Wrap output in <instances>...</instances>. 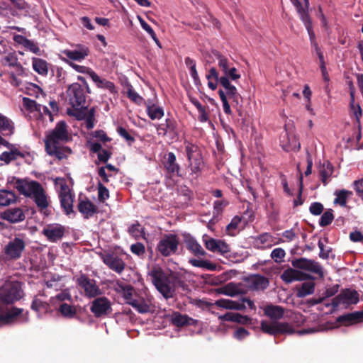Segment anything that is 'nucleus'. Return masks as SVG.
Returning a JSON list of instances; mask_svg holds the SVG:
<instances>
[{
    "label": "nucleus",
    "mask_w": 363,
    "mask_h": 363,
    "mask_svg": "<svg viewBox=\"0 0 363 363\" xmlns=\"http://www.w3.org/2000/svg\"><path fill=\"white\" fill-rule=\"evenodd\" d=\"M65 227L58 223L48 225L43 230V234L52 242H56L61 240L65 235Z\"/></svg>",
    "instance_id": "nucleus-21"
},
{
    "label": "nucleus",
    "mask_w": 363,
    "mask_h": 363,
    "mask_svg": "<svg viewBox=\"0 0 363 363\" xmlns=\"http://www.w3.org/2000/svg\"><path fill=\"white\" fill-rule=\"evenodd\" d=\"M90 311L96 318L108 316L112 312L111 303L105 296H96L91 303Z\"/></svg>",
    "instance_id": "nucleus-13"
},
{
    "label": "nucleus",
    "mask_w": 363,
    "mask_h": 363,
    "mask_svg": "<svg viewBox=\"0 0 363 363\" xmlns=\"http://www.w3.org/2000/svg\"><path fill=\"white\" fill-rule=\"evenodd\" d=\"M0 218L10 223H17L25 220L26 216L21 208H10L0 213Z\"/></svg>",
    "instance_id": "nucleus-22"
},
{
    "label": "nucleus",
    "mask_w": 363,
    "mask_h": 363,
    "mask_svg": "<svg viewBox=\"0 0 363 363\" xmlns=\"http://www.w3.org/2000/svg\"><path fill=\"white\" fill-rule=\"evenodd\" d=\"M48 306V304L39 299L37 296H35L31 303L30 308L35 311L40 312L42 310H46Z\"/></svg>",
    "instance_id": "nucleus-50"
},
{
    "label": "nucleus",
    "mask_w": 363,
    "mask_h": 363,
    "mask_svg": "<svg viewBox=\"0 0 363 363\" xmlns=\"http://www.w3.org/2000/svg\"><path fill=\"white\" fill-rule=\"evenodd\" d=\"M23 308L13 306L4 315H0V321L9 324L16 322L19 318L21 322L26 323L29 320L28 311H26L24 314H23Z\"/></svg>",
    "instance_id": "nucleus-20"
},
{
    "label": "nucleus",
    "mask_w": 363,
    "mask_h": 363,
    "mask_svg": "<svg viewBox=\"0 0 363 363\" xmlns=\"http://www.w3.org/2000/svg\"><path fill=\"white\" fill-rule=\"evenodd\" d=\"M16 200L17 196L14 192L5 189L0 190V206H9L11 203H16Z\"/></svg>",
    "instance_id": "nucleus-39"
},
{
    "label": "nucleus",
    "mask_w": 363,
    "mask_h": 363,
    "mask_svg": "<svg viewBox=\"0 0 363 363\" xmlns=\"http://www.w3.org/2000/svg\"><path fill=\"white\" fill-rule=\"evenodd\" d=\"M13 179L16 180L15 188L18 192L27 198L33 199L38 208L43 210L49 206L48 196L40 182L16 177Z\"/></svg>",
    "instance_id": "nucleus-3"
},
{
    "label": "nucleus",
    "mask_w": 363,
    "mask_h": 363,
    "mask_svg": "<svg viewBox=\"0 0 363 363\" xmlns=\"http://www.w3.org/2000/svg\"><path fill=\"white\" fill-rule=\"evenodd\" d=\"M334 172L333 166L328 161L324 162L319 167V175L321 182L324 186H326L329 182L330 178Z\"/></svg>",
    "instance_id": "nucleus-31"
},
{
    "label": "nucleus",
    "mask_w": 363,
    "mask_h": 363,
    "mask_svg": "<svg viewBox=\"0 0 363 363\" xmlns=\"http://www.w3.org/2000/svg\"><path fill=\"white\" fill-rule=\"evenodd\" d=\"M148 274L157 290L165 299L174 297L176 286L184 290L187 288V284L176 274L172 272L166 273L160 267H153Z\"/></svg>",
    "instance_id": "nucleus-2"
},
{
    "label": "nucleus",
    "mask_w": 363,
    "mask_h": 363,
    "mask_svg": "<svg viewBox=\"0 0 363 363\" xmlns=\"http://www.w3.org/2000/svg\"><path fill=\"white\" fill-rule=\"evenodd\" d=\"M247 287L252 291H264L269 285V280L266 277L255 274L244 279Z\"/></svg>",
    "instance_id": "nucleus-19"
},
{
    "label": "nucleus",
    "mask_w": 363,
    "mask_h": 363,
    "mask_svg": "<svg viewBox=\"0 0 363 363\" xmlns=\"http://www.w3.org/2000/svg\"><path fill=\"white\" fill-rule=\"evenodd\" d=\"M240 222L241 218L239 216H235L234 218H233L230 223L226 227V230L228 232L229 235H233V231L238 228V225L240 224Z\"/></svg>",
    "instance_id": "nucleus-59"
},
{
    "label": "nucleus",
    "mask_w": 363,
    "mask_h": 363,
    "mask_svg": "<svg viewBox=\"0 0 363 363\" xmlns=\"http://www.w3.org/2000/svg\"><path fill=\"white\" fill-rule=\"evenodd\" d=\"M164 125V128L169 133H174L177 128V122L172 118H167L165 123H161Z\"/></svg>",
    "instance_id": "nucleus-58"
},
{
    "label": "nucleus",
    "mask_w": 363,
    "mask_h": 363,
    "mask_svg": "<svg viewBox=\"0 0 363 363\" xmlns=\"http://www.w3.org/2000/svg\"><path fill=\"white\" fill-rule=\"evenodd\" d=\"M128 89H127V96L128 98L132 101L133 102L140 104L142 101H143V99L142 96H140L134 89L131 84H128L127 85Z\"/></svg>",
    "instance_id": "nucleus-47"
},
{
    "label": "nucleus",
    "mask_w": 363,
    "mask_h": 363,
    "mask_svg": "<svg viewBox=\"0 0 363 363\" xmlns=\"http://www.w3.org/2000/svg\"><path fill=\"white\" fill-rule=\"evenodd\" d=\"M281 279L286 284H291L294 281L314 280L315 277L310 274L303 272L296 268H288L285 269L280 276Z\"/></svg>",
    "instance_id": "nucleus-17"
},
{
    "label": "nucleus",
    "mask_w": 363,
    "mask_h": 363,
    "mask_svg": "<svg viewBox=\"0 0 363 363\" xmlns=\"http://www.w3.org/2000/svg\"><path fill=\"white\" fill-rule=\"evenodd\" d=\"M117 133L118 135L123 138L128 143L129 145H131L132 143L135 142V138L132 136L130 133L123 127L118 126L117 128Z\"/></svg>",
    "instance_id": "nucleus-53"
},
{
    "label": "nucleus",
    "mask_w": 363,
    "mask_h": 363,
    "mask_svg": "<svg viewBox=\"0 0 363 363\" xmlns=\"http://www.w3.org/2000/svg\"><path fill=\"white\" fill-rule=\"evenodd\" d=\"M189 263L191 264L194 267L206 269H208L211 271H214L217 268V266L216 264L212 263L208 260L190 259L189 260Z\"/></svg>",
    "instance_id": "nucleus-43"
},
{
    "label": "nucleus",
    "mask_w": 363,
    "mask_h": 363,
    "mask_svg": "<svg viewBox=\"0 0 363 363\" xmlns=\"http://www.w3.org/2000/svg\"><path fill=\"white\" fill-rule=\"evenodd\" d=\"M32 65L33 69L40 75L46 76L48 73L49 64L43 59L33 57Z\"/></svg>",
    "instance_id": "nucleus-37"
},
{
    "label": "nucleus",
    "mask_w": 363,
    "mask_h": 363,
    "mask_svg": "<svg viewBox=\"0 0 363 363\" xmlns=\"http://www.w3.org/2000/svg\"><path fill=\"white\" fill-rule=\"evenodd\" d=\"M184 144L189 162L188 168L190 170V174L194 178L196 179L201 174L202 169L204 166L201 150L196 145L187 140H185Z\"/></svg>",
    "instance_id": "nucleus-5"
},
{
    "label": "nucleus",
    "mask_w": 363,
    "mask_h": 363,
    "mask_svg": "<svg viewBox=\"0 0 363 363\" xmlns=\"http://www.w3.org/2000/svg\"><path fill=\"white\" fill-rule=\"evenodd\" d=\"M296 8L301 21L303 23L311 43L315 40V35L313 30L312 22L308 14L309 0H290Z\"/></svg>",
    "instance_id": "nucleus-8"
},
{
    "label": "nucleus",
    "mask_w": 363,
    "mask_h": 363,
    "mask_svg": "<svg viewBox=\"0 0 363 363\" xmlns=\"http://www.w3.org/2000/svg\"><path fill=\"white\" fill-rule=\"evenodd\" d=\"M315 291V283L313 281L303 282L300 287H297L296 296L303 298L313 294Z\"/></svg>",
    "instance_id": "nucleus-40"
},
{
    "label": "nucleus",
    "mask_w": 363,
    "mask_h": 363,
    "mask_svg": "<svg viewBox=\"0 0 363 363\" xmlns=\"http://www.w3.org/2000/svg\"><path fill=\"white\" fill-rule=\"evenodd\" d=\"M147 113L152 120L160 119L164 116L163 108L156 104L147 105Z\"/></svg>",
    "instance_id": "nucleus-44"
},
{
    "label": "nucleus",
    "mask_w": 363,
    "mask_h": 363,
    "mask_svg": "<svg viewBox=\"0 0 363 363\" xmlns=\"http://www.w3.org/2000/svg\"><path fill=\"white\" fill-rule=\"evenodd\" d=\"M233 322L243 325H250L252 323V318L240 313H235Z\"/></svg>",
    "instance_id": "nucleus-62"
},
{
    "label": "nucleus",
    "mask_w": 363,
    "mask_h": 363,
    "mask_svg": "<svg viewBox=\"0 0 363 363\" xmlns=\"http://www.w3.org/2000/svg\"><path fill=\"white\" fill-rule=\"evenodd\" d=\"M128 304L140 313H146L150 311V305L142 297L135 298L131 302H128Z\"/></svg>",
    "instance_id": "nucleus-41"
},
{
    "label": "nucleus",
    "mask_w": 363,
    "mask_h": 363,
    "mask_svg": "<svg viewBox=\"0 0 363 363\" xmlns=\"http://www.w3.org/2000/svg\"><path fill=\"white\" fill-rule=\"evenodd\" d=\"M215 56L216 57V59L218 60V66L219 68V71L221 72L220 77H226L228 73V70L230 69L232 63H230V60L225 57L224 55H221L218 52H217L215 54Z\"/></svg>",
    "instance_id": "nucleus-36"
},
{
    "label": "nucleus",
    "mask_w": 363,
    "mask_h": 363,
    "mask_svg": "<svg viewBox=\"0 0 363 363\" xmlns=\"http://www.w3.org/2000/svg\"><path fill=\"white\" fill-rule=\"evenodd\" d=\"M359 301V294L355 290L346 289L341 291L340 294L335 296L333 300L331 305L334 307H338L340 304H356Z\"/></svg>",
    "instance_id": "nucleus-18"
},
{
    "label": "nucleus",
    "mask_w": 363,
    "mask_h": 363,
    "mask_svg": "<svg viewBox=\"0 0 363 363\" xmlns=\"http://www.w3.org/2000/svg\"><path fill=\"white\" fill-rule=\"evenodd\" d=\"M184 242L186 248L194 256L197 257H204L206 255V251L197 240L191 235L186 234L184 236Z\"/></svg>",
    "instance_id": "nucleus-24"
},
{
    "label": "nucleus",
    "mask_w": 363,
    "mask_h": 363,
    "mask_svg": "<svg viewBox=\"0 0 363 363\" xmlns=\"http://www.w3.org/2000/svg\"><path fill=\"white\" fill-rule=\"evenodd\" d=\"M260 328L263 333L274 336L278 334H293L295 333V330L288 323L278 321L269 323L267 320H262Z\"/></svg>",
    "instance_id": "nucleus-10"
},
{
    "label": "nucleus",
    "mask_w": 363,
    "mask_h": 363,
    "mask_svg": "<svg viewBox=\"0 0 363 363\" xmlns=\"http://www.w3.org/2000/svg\"><path fill=\"white\" fill-rule=\"evenodd\" d=\"M26 246V241L23 238L15 237L4 246V252L9 260H17L22 257Z\"/></svg>",
    "instance_id": "nucleus-11"
},
{
    "label": "nucleus",
    "mask_w": 363,
    "mask_h": 363,
    "mask_svg": "<svg viewBox=\"0 0 363 363\" xmlns=\"http://www.w3.org/2000/svg\"><path fill=\"white\" fill-rule=\"evenodd\" d=\"M196 320L186 314H182L176 312L172 315V323L177 327H183L186 325H194Z\"/></svg>",
    "instance_id": "nucleus-29"
},
{
    "label": "nucleus",
    "mask_w": 363,
    "mask_h": 363,
    "mask_svg": "<svg viewBox=\"0 0 363 363\" xmlns=\"http://www.w3.org/2000/svg\"><path fill=\"white\" fill-rule=\"evenodd\" d=\"M14 123L0 113V133L4 136H11L14 133Z\"/></svg>",
    "instance_id": "nucleus-30"
},
{
    "label": "nucleus",
    "mask_w": 363,
    "mask_h": 363,
    "mask_svg": "<svg viewBox=\"0 0 363 363\" xmlns=\"http://www.w3.org/2000/svg\"><path fill=\"white\" fill-rule=\"evenodd\" d=\"M22 283L18 281L6 282L0 288V299L2 303L12 304L23 296Z\"/></svg>",
    "instance_id": "nucleus-6"
},
{
    "label": "nucleus",
    "mask_w": 363,
    "mask_h": 363,
    "mask_svg": "<svg viewBox=\"0 0 363 363\" xmlns=\"http://www.w3.org/2000/svg\"><path fill=\"white\" fill-rule=\"evenodd\" d=\"M352 191L347 190H341L337 193V197L335 199L334 203H338L342 206H345L347 198L348 195H352Z\"/></svg>",
    "instance_id": "nucleus-52"
},
{
    "label": "nucleus",
    "mask_w": 363,
    "mask_h": 363,
    "mask_svg": "<svg viewBox=\"0 0 363 363\" xmlns=\"http://www.w3.org/2000/svg\"><path fill=\"white\" fill-rule=\"evenodd\" d=\"M179 196L184 197V201L185 203L191 201L193 199V191L188 188L186 186H182L179 191Z\"/></svg>",
    "instance_id": "nucleus-56"
},
{
    "label": "nucleus",
    "mask_w": 363,
    "mask_h": 363,
    "mask_svg": "<svg viewBox=\"0 0 363 363\" xmlns=\"http://www.w3.org/2000/svg\"><path fill=\"white\" fill-rule=\"evenodd\" d=\"M118 288L116 290L123 294V298L126 300V303L131 302L133 298V287L131 285H125L121 281L117 282Z\"/></svg>",
    "instance_id": "nucleus-38"
},
{
    "label": "nucleus",
    "mask_w": 363,
    "mask_h": 363,
    "mask_svg": "<svg viewBox=\"0 0 363 363\" xmlns=\"http://www.w3.org/2000/svg\"><path fill=\"white\" fill-rule=\"evenodd\" d=\"M220 99L223 103V111L225 113L230 115L232 113L230 106L228 103V99L225 94L223 93V90L220 89L218 91Z\"/></svg>",
    "instance_id": "nucleus-55"
},
{
    "label": "nucleus",
    "mask_w": 363,
    "mask_h": 363,
    "mask_svg": "<svg viewBox=\"0 0 363 363\" xmlns=\"http://www.w3.org/2000/svg\"><path fill=\"white\" fill-rule=\"evenodd\" d=\"M91 79L96 84L97 87L108 89L111 94L117 93V90L113 82L104 79H101L96 72L93 74Z\"/></svg>",
    "instance_id": "nucleus-35"
},
{
    "label": "nucleus",
    "mask_w": 363,
    "mask_h": 363,
    "mask_svg": "<svg viewBox=\"0 0 363 363\" xmlns=\"http://www.w3.org/2000/svg\"><path fill=\"white\" fill-rule=\"evenodd\" d=\"M79 50H65L62 53L69 60L82 61L89 54V50L84 45H78Z\"/></svg>",
    "instance_id": "nucleus-27"
},
{
    "label": "nucleus",
    "mask_w": 363,
    "mask_h": 363,
    "mask_svg": "<svg viewBox=\"0 0 363 363\" xmlns=\"http://www.w3.org/2000/svg\"><path fill=\"white\" fill-rule=\"evenodd\" d=\"M65 121L57 123L54 129L47 134L45 139V149L48 155L54 156L59 160L66 159L72 153V150L62 144L71 140Z\"/></svg>",
    "instance_id": "nucleus-1"
},
{
    "label": "nucleus",
    "mask_w": 363,
    "mask_h": 363,
    "mask_svg": "<svg viewBox=\"0 0 363 363\" xmlns=\"http://www.w3.org/2000/svg\"><path fill=\"white\" fill-rule=\"evenodd\" d=\"M217 291L219 294L231 297L245 294L244 290L241 288V284L234 282H229L218 289Z\"/></svg>",
    "instance_id": "nucleus-28"
},
{
    "label": "nucleus",
    "mask_w": 363,
    "mask_h": 363,
    "mask_svg": "<svg viewBox=\"0 0 363 363\" xmlns=\"http://www.w3.org/2000/svg\"><path fill=\"white\" fill-rule=\"evenodd\" d=\"M362 321H363V311L346 313L336 318L337 323L345 326H349Z\"/></svg>",
    "instance_id": "nucleus-25"
},
{
    "label": "nucleus",
    "mask_w": 363,
    "mask_h": 363,
    "mask_svg": "<svg viewBox=\"0 0 363 363\" xmlns=\"http://www.w3.org/2000/svg\"><path fill=\"white\" fill-rule=\"evenodd\" d=\"M23 107L30 112L41 111V105L38 104L35 101L32 100L27 97L23 98Z\"/></svg>",
    "instance_id": "nucleus-46"
},
{
    "label": "nucleus",
    "mask_w": 363,
    "mask_h": 363,
    "mask_svg": "<svg viewBox=\"0 0 363 363\" xmlns=\"http://www.w3.org/2000/svg\"><path fill=\"white\" fill-rule=\"evenodd\" d=\"M66 62L70 67H72L73 69H74L77 72H78L79 73L86 74L91 78L92 77L93 74L95 73V72L89 67L77 65L74 62H70L69 60H66Z\"/></svg>",
    "instance_id": "nucleus-49"
},
{
    "label": "nucleus",
    "mask_w": 363,
    "mask_h": 363,
    "mask_svg": "<svg viewBox=\"0 0 363 363\" xmlns=\"http://www.w3.org/2000/svg\"><path fill=\"white\" fill-rule=\"evenodd\" d=\"M57 312L67 319L74 318L77 314V309L75 306L67 303H61L57 308Z\"/></svg>",
    "instance_id": "nucleus-33"
},
{
    "label": "nucleus",
    "mask_w": 363,
    "mask_h": 363,
    "mask_svg": "<svg viewBox=\"0 0 363 363\" xmlns=\"http://www.w3.org/2000/svg\"><path fill=\"white\" fill-rule=\"evenodd\" d=\"M100 257L103 262L111 270L118 274H121L125 267V263L122 258L113 252L101 253Z\"/></svg>",
    "instance_id": "nucleus-16"
},
{
    "label": "nucleus",
    "mask_w": 363,
    "mask_h": 363,
    "mask_svg": "<svg viewBox=\"0 0 363 363\" xmlns=\"http://www.w3.org/2000/svg\"><path fill=\"white\" fill-rule=\"evenodd\" d=\"M318 247L320 249L319 257L323 259H327L330 257V253L332 252V248L329 247L325 250L324 247V244L320 240L318 242Z\"/></svg>",
    "instance_id": "nucleus-63"
},
{
    "label": "nucleus",
    "mask_w": 363,
    "mask_h": 363,
    "mask_svg": "<svg viewBox=\"0 0 363 363\" xmlns=\"http://www.w3.org/2000/svg\"><path fill=\"white\" fill-rule=\"evenodd\" d=\"M69 104L73 108L79 107L85 104L86 96L82 86L73 83L67 89Z\"/></svg>",
    "instance_id": "nucleus-14"
},
{
    "label": "nucleus",
    "mask_w": 363,
    "mask_h": 363,
    "mask_svg": "<svg viewBox=\"0 0 363 363\" xmlns=\"http://www.w3.org/2000/svg\"><path fill=\"white\" fill-rule=\"evenodd\" d=\"M215 304L218 307L230 310L243 311L246 308V306L243 303H240L229 299L220 298L217 300Z\"/></svg>",
    "instance_id": "nucleus-32"
},
{
    "label": "nucleus",
    "mask_w": 363,
    "mask_h": 363,
    "mask_svg": "<svg viewBox=\"0 0 363 363\" xmlns=\"http://www.w3.org/2000/svg\"><path fill=\"white\" fill-rule=\"evenodd\" d=\"M272 238V236L269 233H262L255 238V245L257 248L271 247Z\"/></svg>",
    "instance_id": "nucleus-42"
},
{
    "label": "nucleus",
    "mask_w": 363,
    "mask_h": 363,
    "mask_svg": "<svg viewBox=\"0 0 363 363\" xmlns=\"http://www.w3.org/2000/svg\"><path fill=\"white\" fill-rule=\"evenodd\" d=\"M286 255L285 251L281 248H275L271 253V257L276 262H281Z\"/></svg>",
    "instance_id": "nucleus-57"
},
{
    "label": "nucleus",
    "mask_w": 363,
    "mask_h": 363,
    "mask_svg": "<svg viewBox=\"0 0 363 363\" xmlns=\"http://www.w3.org/2000/svg\"><path fill=\"white\" fill-rule=\"evenodd\" d=\"M24 48L34 54H40V49L38 47V44L31 40L28 39L27 40L26 43L24 45Z\"/></svg>",
    "instance_id": "nucleus-61"
},
{
    "label": "nucleus",
    "mask_w": 363,
    "mask_h": 363,
    "mask_svg": "<svg viewBox=\"0 0 363 363\" xmlns=\"http://www.w3.org/2000/svg\"><path fill=\"white\" fill-rule=\"evenodd\" d=\"M291 264L294 268L308 271L317 275L319 279H323L325 277L323 267L314 259L301 257L292 260Z\"/></svg>",
    "instance_id": "nucleus-9"
},
{
    "label": "nucleus",
    "mask_w": 363,
    "mask_h": 363,
    "mask_svg": "<svg viewBox=\"0 0 363 363\" xmlns=\"http://www.w3.org/2000/svg\"><path fill=\"white\" fill-rule=\"evenodd\" d=\"M60 206L66 215L75 213L73 210L74 195L66 183L61 184L59 194Z\"/></svg>",
    "instance_id": "nucleus-15"
},
{
    "label": "nucleus",
    "mask_w": 363,
    "mask_h": 363,
    "mask_svg": "<svg viewBox=\"0 0 363 363\" xmlns=\"http://www.w3.org/2000/svg\"><path fill=\"white\" fill-rule=\"evenodd\" d=\"M94 116H95V108H90L86 114V116H85L84 119L86 122V128L88 130L92 129L94 126Z\"/></svg>",
    "instance_id": "nucleus-54"
},
{
    "label": "nucleus",
    "mask_w": 363,
    "mask_h": 363,
    "mask_svg": "<svg viewBox=\"0 0 363 363\" xmlns=\"http://www.w3.org/2000/svg\"><path fill=\"white\" fill-rule=\"evenodd\" d=\"M179 245V238L176 234H164L159 240L156 250L163 257L176 255Z\"/></svg>",
    "instance_id": "nucleus-7"
},
{
    "label": "nucleus",
    "mask_w": 363,
    "mask_h": 363,
    "mask_svg": "<svg viewBox=\"0 0 363 363\" xmlns=\"http://www.w3.org/2000/svg\"><path fill=\"white\" fill-rule=\"evenodd\" d=\"M138 18L139 20V22L140 23L141 27L151 36L152 40L155 41L156 45L159 48H162V45L160 41L157 37L156 33H155L154 30L151 28V26L140 16H138Z\"/></svg>",
    "instance_id": "nucleus-45"
},
{
    "label": "nucleus",
    "mask_w": 363,
    "mask_h": 363,
    "mask_svg": "<svg viewBox=\"0 0 363 363\" xmlns=\"http://www.w3.org/2000/svg\"><path fill=\"white\" fill-rule=\"evenodd\" d=\"M264 315L273 320H279L284 315V309L282 306L268 305L264 308Z\"/></svg>",
    "instance_id": "nucleus-34"
},
{
    "label": "nucleus",
    "mask_w": 363,
    "mask_h": 363,
    "mask_svg": "<svg viewBox=\"0 0 363 363\" xmlns=\"http://www.w3.org/2000/svg\"><path fill=\"white\" fill-rule=\"evenodd\" d=\"M164 167L169 177H180V166L177 162L176 155L169 152L164 157Z\"/></svg>",
    "instance_id": "nucleus-23"
},
{
    "label": "nucleus",
    "mask_w": 363,
    "mask_h": 363,
    "mask_svg": "<svg viewBox=\"0 0 363 363\" xmlns=\"http://www.w3.org/2000/svg\"><path fill=\"white\" fill-rule=\"evenodd\" d=\"M79 107H75L74 108V113L73 115L78 119V120H84L85 116H86L88 109L87 107H84V105Z\"/></svg>",
    "instance_id": "nucleus-64"
},
{
    "label": "nucleus",
    "mask_w": 363,
    "mask_h": 363,
    "mask_svg": "<svg viewBox=\"0 0 363 363\" xmlns=\"http://www.w3.org/2000/svg\"><path fill=\"white\" fill-rule=\"evenodd\" d=\"M333 219L334 216L333 214V210L328 209L322 214L319 220V225L321 227L328 226L332 223Z\"/></svg>",
    "instance_id": "nucleus-48"
},
{
    "label": "nucleus",
    "mask_w": 363,
    "mask_h": 363,
    "mask_svg": "<svg viewBox=\"0 0 363 363\" xmlns=\"http://www.w3.org/2000/svg\"><path fill=\"white\" fill-rule=\"evenodd\" d=\"M323 205L319 202L312 203L309 208L310 213L314 216L320 215L323 213Z\"/></svg>",
    "instance_id": "nucleus-60"
},
{
    "label": "nucleus",
    "mask_w": 363,
    "mask_h": 363,
    "mask_svg": "<svg viewBox=\"0 0 363 363\" xmlns=\"http://www.w3.org/2000/svg\"><path fill=\"white\" fill-rule=\"evenodd\" d=\"M97 189L98 199L100 202H104L106 199L109 198L108 189L100 182H98Z\"/></svg>",
    "instance_id": "nucleus-51"
},
{
    "label": "nucleus",
    "mask_w": 363,
    "mask_h": 363,
    "mask_svg": "<svg viewBox=\"0 0 363 363\" xmlns=\"http://www.w3.org/2000/svg\"><path fill=\"white\" fill-rule=\"evenodd\" d=\"M206 77L208 81V86L211 90H216L218 84L222 86L223 93L232 101L233 106H238L242 102V96L235 86L226 77H220L219 71L216 67H211Z\"/></svg>",
    "instance_id": "nucleus-4"
},
{
    "label": "nucleus",
    "mask_w": 363,
    "mask_h": 363,
    "mask_svg": "<svg viewBox=\"0 0 363 363\" xmlns=\"http://www.w3.org/2000/svg\"><path fill=\"white\" fill-rule=\"evenodd\" d=\"M77 285L84 290L87 298H96L102 294L96 280L90 279L86 274H82L77 279Z\"/></svg>",
    "instance_id": "nucleus-12"
},
{
    "label": "nucleus",
    "mask_w": 363,
    "mask_h": 363,
    "mask_svg": "<svg viewBox=\"0 0 363 363\" xmlns=\"http://www.w3.org/2000/svg\"><path fill=\"white\" fill-rule=\"evenodd\" d=\"M77 209L85 219H89L98 213L97 206L88 199L79 200Z\"/></svg>",
    "instance_id": "nucleus-26"
}]
</instances>
